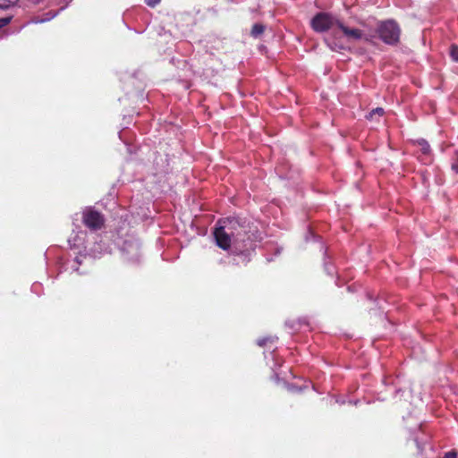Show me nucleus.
<instances>
[{"mask_svg": "<svg viewBox=\"0 0 458 458\" xmlns=\"http://www.w3.org/2000/svg\"><path fill=\"white\" fill-rule=\"evenodd\" d=\"M416 142L420 147V150L422 151L423 154L429 153L430 148H429V144L428 143L427 140L420 139V140H418Z\"/></svg>", "mask_w": 458, "mask_h": 458, "instance_id": "obj_8", "label": "nucleus"}, {"mask_svg": "<svg viewBox=\"0 0 458 458\" xmlns=\"http://www.w3.org/2000/svg\"><path fill=\"white\" fill-rule=\"evenodd\" d=\"M219 225L214 232L216 242L221 249L228 250L233 243H237V242H234V238L231 237L222 224Z\"/></svg>", "mask_w": 458, "mask_h": 458, "instance_id": "obj_5", "label": "nucleus"}, {"mask_svg": "<svg viewBox=\"0 0 458 458\" xmlns=\"http://www.w3.org/2000/svg\"><path fill=\"white\" fill-rule=\"evenodd\" d=\"M160 1L161 0H145L146 4L150 7L156 6L157 4L160 3Z\"/></svg>", "mask_w": 458, "mask_h": 458, "instance_id": "obj_12", "label": "nucleus"}, {"mask_svg": "<svg viewBox=\"0 0 458 458\" xmlns=\"http://www.w3.org/2000/svg\"><path fill=\"white\" fill-rule=\"evenodd\" d=\"M340 20L329 13H318L311 20L310 25L316 32H325L333 30L332 34L325 38L327 47L333 51H339L346 48L343 42L337 27Z\"/></svg>", "mask_w": 458, "mask_h": 458, "instance_id": "obj_1", "label": "nucleus"}, {"mask_svg": "<svg viewBox=\"0 0 458 458\" xmlns=\"http://www.w3.org/2000/svg\"><path fill=\"white\" fill-rule=\"evenodd\" d=\"M457 453L455 451H450L445 454L444 458H456Z\"/></svg>", "mask_w": 458, "mask_h": 458, "instance_id": "obj_14", "label": "nucleus"}, {"mask_svg": "<svg viewBox=\"0 0 458 458\" xmlns=\"http://www.w3.org/2000/svg\"><path fill=\"white\" fill-rule=\"evenodd\" d=\"M218 224H222L226 232L234 238V242H241L244 241V236L248 232V223L245 219L240 217H227L220 220Z\"/></svg>", "mask_w": 458, "mask_h": 458, "instance_id": "obj_3", "label": "nucleus"}, {"mask_svg": "<svg viewBox=\"0 0 458 458\" xmlns=\"http://www.w3.org/2000/svg\"><path fill=\"white\" fill-rule=\"evenodd\" d=\"M82 220L87 227L94 231L102 228L105 222L104 216L101 213L90 208L86 209L83 212Z\"/></svg>", "mask_w": 458, "mask_h": 458, "instance_id": "obj_4", "label": "nucleus"}, {"mask_svg": "<svg viewBox=\"0 0 458 458\" xmlns=\"http://www.w3.org/2000/svg\"><path fill=\"white\" fill-rule=\"evenodd\" d=\"M450 54L453 59L458 62V47L452 46Z\"/></svg>", "mask_w": 458, "mask_h": 458, "instance_id": "obj_9", "label": "nucleus"}, {"mask_svg": "<svg viewBox=\"0 0 458 458\" xmlns=\"http://www.w3.org/2000/svg\"><path fill=\"white\" fill-rule=\"evenodd\" d=\"M8 5L7 4L4 2V0H0V9H4L6 8Z\"/></svg>", "mask_w": 458, "mask_h": 458, "instance_id": "obj_16", "label": "nucleus"}, {"mask_svg": "<svg viewBox=\"0 0 458 458\" xmlns=\"http://www.w3.org/2000/svg\"><path fill=\"white\" fill-rule=\"evenodd\" d=\"M452 170L458 174V159L452 164Z\"/></svg>", "mask_w": 458, "mask_h": 458, "instance_id": "obj_15", "label": "nucleus"}, {"mask_svg": "<svg viewBox=\"0 0 458 458\" xmlns=\"http://www.w3.org/2000/svg\"><path fill=\"white\" fill-rule=\"evenodd\" d=\"M265 28H266L265 25L262 23H255L252 26V29L250 31L251 36L254 38H259L265 31Z\"/></svg>", "mask_w": 458, "mask_h": 458, "instance_id": "obj_7", "label": "nucleus"}, {"mask_svg": "<svg viewBox=\"0 0 458 458\" xmlns=\"http://www.w3.org/2000/svg\"><path fill=\"white\" fill-rule=\"evenodd\" d=\"M337 31L340 33L343 42L344 38L348 42L357 41L363 38V33L359 29L349 28L345 26L341 21L338 23Z\"/></svg>", "mask_w": 458, "mask_h": 458, "instance_id": "obj_6", "label": "nucleus"}, {"mask_svg": "<svg viewBox=\"0 0 458 458\" xmlns=\"http://www.w3.org/2000/svg\"><path fill=\"white\" fill-rule=\"evenodd\" d=\"M11 21V17H4L0 18V29L9 24Z\"/></svg>", "mask_w": 458, "mask_h": 458, "instance_id": "obj_10", "label": "nucleus"}, {"mask_svg": "<svg viewBox=\"0 0 458 458\" xmlns=\"http://www.w3.org/2000/svg\"><path fill=\"white\" fill-rule=\"evenodd\" d=\"M376 114H373L372 110L366 115V118L372 120Z\"/></svg>", "mask_w": 458, "mask_h": 458, "instance_id": "obj_17", "label": "nucleus"}, {"mask_svg": "<svg viewBox=\"0 0 458 458\" xmlns=\"http://www.w3.org/2000/svg\"><path fill=\"white\" fill-rule=\"evenodd\" d=\"M377 33L384 43L395 45L399 42L401 29L394 20L389 19L378 21Z\"/></svg>", "mask_w": 458, "mask_h": 458, "instance_id": "obj_2", "label": "nucleus"}, {"mask_svg": "<svg viewBox=\"0 0 458 458\" xmlns=\"http://www.w3.org/2000/svg\"><path fill=\"white\" fill-rule=\"evenodd\" d=\"M373 114L377 116H382L385 114V111L382 107H377L372 110Z\"/></svg>", "mask_w": 458, "mask_h": 458, "instance_id": "obj_11", "label": "nucleus"}, {"mask_svg": "<svg viewBox=\"0 0 458 458\" xmlns=\"http://www.w3.org/2000/svg\"><path fill=\"white\" fill-rule=\"evenodd\" d=\"M272 338H261V339H259L257 344L259 345V346H264L267 341H271Z\"/></svg>", "mask_w": 458, "mask_h": 458, "instance_id": "obj_13", "label": "nucleus"}]
</instances>
